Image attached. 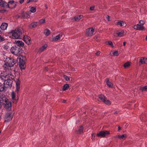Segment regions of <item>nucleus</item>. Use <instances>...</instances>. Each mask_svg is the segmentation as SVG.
Masks as SVG:
<instances>
[{
    "label": "nucleus",
    "mask_w": 147,
    "mask_h": 147,
    "mask_svg": "<svg viewBox=\"0 0 147 147\" xmlns=\"http://www.w3.org/2000/svg\"><path fill=\"white\" fill-rule=\"evenodd\" d=\"M14 76L11 72L5 73L3 75L1 76V79L5 80L3 84L6 87H10L11 86L13 81L12 79L14 78Z\"/></svg>",
    "instance_id": "1"
},
{
    "label": "nucleus",
    "mask_w": 147,
    "mask_h": 147,
    "mask_svg": "<svg viewBox=\"0 0 147 147\" xmlns=\"http://www.w3.org/2000/svg\"><path fill=\"white\" fill-rule=\"evenodd\" d=\"M5 64L3 67L5 70V73L11 72V67H13L16 63V61L13 58L10 57L7 58L5 61Z\"/></svg>",
    "instance_id": "2"
},
{
    "label": "nucleus",
    "mask_w": 147,
    "mask_h": 147,
    "mask_svg": "<svg viewBox=\"0 0 147 147\" xmlns=\"http://www.w3.org/2000/svg\"><path fill=\"white\" fill-rule=\"evenodd\" d=\"M26 57L22 55L19 56L17 58V61H18L20 67L21 69H24L25 67V61Z\"/></svg>",
    "instance_id": "3"
},
{
    "label": "nucleus",
    "mask_w": 147,
    "mask_h": 147,
    "mask_svg": "<svg viewBox=\"0 0 147 147\" xmlns=\"http://www.w3.org/2000/svg\"><path fill=\"white\" fill-rule=\"evenodd\" d=\"M10 34L12 35L13 38L17 39L20 38L22 33L19 30L16 29L11 31Z\"/></svg>",
    "instance_id": "4"
},
{
    "label": "nucleus",
    "mask_w": 147,
    "mask_h": 147,
    "mask_svg": "<svg viewBox=\"0 0 147 147\" xmlns=\"http://www.w3.org/2000/svg\"><path fill=\"white\" fill-rule=\"evenodd\" d=\"M21 49L16 46H13L11 48V51L12 54L15 55H18L20 54Z\"/></svg>",
    "instance_id": "5"
},
{
    "label": "nucleus",
    "mask_w": 147,
    "mask_h": 147,
    "mask_svg": "<svg viewBox=\"0 0 147 147\" xmlns=\"http://www.w3.org/2000/svg\"><path fill=\"white\" fill-rule=\"evenodd\" d=\"M13 115L11 113H6L4 118L5 121L6 122H8L11 120L12 119Z\"/></svg>",
    "instance_id": "6"
},
{
    "label": "nucleus",
    "mask_w": 147,
    "mask_h": 147,
    "mask_svg": "<svg viewBox=\"0 0 147 147\" xmlns=\"http://www.w3.org/2000/svg\"><path fill=\"white\" fill-rule=\"evenodd\" d=\"M3 105H4V107L7 110L9 111L11 110V103L9 100H8Z\"/></svg>",
    "instance_id": "7"
},
{
    "label": "nucleus",
    "mask_w": 147,
    "mask_h": 147,
    "mask_svg": "<svg viewBox=\"0 0 147 147\" xmlns=\"http://www.w3.org/2000/svg\"><path fill=\"white\" fill-rule=\"evenodd\" d=\"M94 29L92 28H89L86 30V35L89 36H92L94 32Z\"/></svg>",
    "instance_id": "8"
},
{
    "label": "nucleus",
    "mask_w": 147,
    "mask_h": 147,
    "mask_svg": "<svg viewBox=\"0 0 147 147\" xmlns=\"http://www.w3.org/2000/svg\"><path fill=\"white\" fill-rule=\"evenodd\" d=\"M8 100L4 95L0 96V103L2 105L5 103Z\"/></svg>",
    "instance_id": "9"
},
{
    "label": "nucleus",
    "mask_w": 147,
    "mask_h": 147,
    "mask_svg": "<svg viewBox=\"0 0 147 147\" xmlns=\"http://www.w3.org/2000/svg\"><path fill=\"white\" fill-rule=\"evenodd\" d=\"M134 28L138 30L144 31L145 30L144 27L142 26L137 24L134 26Z\"/></svg>",
    "instance_id": "10"
},
{
    "label": "nucleus",
    "mask_w": 147,
    "mask_h": 147,
    "mask_svg": "<svg viewBox=\"0 0 147 147\" xmlns=\"http://www.w3.org/2000/svg\"><path fill=\"white\" fill-rule=\"evenodd\" d=\"M11 96L12 100H13V102L16 103L18 100V98L16 97V93L14 91H12L11 93Z\"/></svg>",
    "instance_id": "11"
},
{
    "label": "nucleus",
    "mask_w": 147,
    "mask_h": 147,
    "mask_svg": "<svg viewBox=\"0 0 147 147\" xmlns=\"http://www.w3.org/2000/svg\"><path fill=\"white\" fill-rule=\"evenodd\" d=\"M24 41L28 45H30L31 42H30V37L27 36H25L23 38Z\"/></svg>",
    "instance_id": "12"
},
{
    "label": "nucleus",
    "mask_w": 147,
    "mask_h": 147,
    "mask_svg": "<svg viewBox=\"0 0 147 147\" xmlns=\"http://www.w3.org/2000/svg\"><path fill=\"white\" fill-rule=\"evenodd\" d=\"M63 34L61 33L55 37L53 38L52 41H56L60 39L61 38Z\"/></svg>",
    "instance_id": "13"
},
{
    "label": "nucleus",
    "mask_w": 147,
    "mask_h": 147,
    "mask_svg": "<svg viewBox=\"0 0 147 147\" xmlns=\"http://www.w3.org/2000/svg\"><path fill=\"white\" fill-rule=\"evenodd\" d=\"M15 43L17 46L19 47H22L24 46V43L23 42L19 40H15Z\"/></svg>",
    "instance_id": "14"
},
{
    "label": "nucleus",
    "mask_w": 147,
    "mask_h": 147,
    "mask_svg": "<svg viewBox=\"0 0 147 147\" xmlns=\"http://www.w3.org/2000/svg\"><path fill=\"white\" fill-rule=\"evenodd\" d=\"M124 31L123 30L120 32L115 33L114 35L115 36H116L117 35V36L121 37L124 35Z\"/></svg>",
    "instance_id": "15"
},
{
    "label": "nucleus",
    "mask_w": 147,
    "mask_h": 147,
    "mask_svg": "<svg viewBox=\"0 0 147 147\" xmlns=\"http://www.w3.org/2000/svg\"><path fill=\"white\" fill-rule=\"evenodd\" d=\"M140 64H146L147 63V58L143 57H141L139 62Z\"/></svg>",
    "instance_id": "16"
},
{
    "label": "nucleus",
    "mask_w": 147,
    "mask_h": 147,
    "mask_svg": "<svg viewBox=\"0 0 147 147\" xmlns=\"http://www.w3.org/2000/svg\"><path fill=\"white\" fill-rule=\"evenodd\" d=\"M83 18V16L79 15L75 16L73 19V21H78Z\"/></svg>",
    "instance_id": "17"
},
{
    "label": "nucleus",
    "mask_w": 147,
    "mask_h": 147,
    "mask_svg": "<svg viewBox=\"0 0 147 147\" xmlns=\"http://www.w3.org/2000/svg\"><path fill=\"white\" fill-rule=\"evenodd\" d=\"M8 26V24L7 23H3L1 26V30H5L6 29Z\"/></svg>",
    "instance_id": "18"
},
{
    "label": "nucleus",
    "mask_w": 147,
    "mask_h": 147,
    "mask_svg": "<svg viewBox=\"0 0 147 147\" xmlns=\"http://www.w3.org/2000/svg\"><path fill=\"white\" fill-rule=\"evenodd\" d=\"M117 24L118 25H120L121 26L125 27L126 26V23L123 21H119L117 22Z\"/></svg>",
    "instance_id": "19"
},
{
    "label": "nucleus",
    "mask_w": 147,
    "mask_h": 147,
    "mask_svg": "<svg viewBox=\"0 0 147 147\" xmlns=\"http://www.w3.org/2000/svg\"><path fill=\"white\" fill-rule=\"evenodd\" d=\"M48 45L47 44H45L42 46L39 49L40 52H42L45 51Z\"/></svg>",
    "instance_id": "20"
},
{
    "label": "nucleus",
    "mask_w": 147,
    "mask_h": 147,
    "mask_svg": "<svg viewBox=\"0 0 147 147\" xmlns=\"http://www.w3.org/2000/svg\"><path fill=\"white\" fill-rule=\"evenodd\" d=\"M63 78L65 80L67 81L70 82L72 80V78L71 77H69L65 75L63 76Z\"/></svg>",
    "instance_id": "21"
},
{
    "label": "nucleus",
    "mask_w": 147,
    "mask_h": 147,
    "mask_svg": "<svg viewBox=\"0 0 147 147\" xmlns=\"http://www.w3.org/2000/svg\"><path fill=\"white\" fill-rule=\"evenodd\" d=\"M37 25V22H34L31 24L29 26V27H30L31 26L33 28L36 27Z\"/></svg>",
    "instance_id": "22"
},
{
    "label": "nucleus",
    "mask_w": 147,
    "mask_h": 147,
    "mask_svg": "<svg viewBox=\"0 0 147 147\" xmlns=\"http://www.w3.org/2000/svg\"><path fill=\"white\" fill-rule=\"evenodd\" d=\"M99 98L103 102L105 100V99H106V97L102 94L100 95L99 96Z\"/></svg>",
    "instance_id": "23"
},
{
    "label": "nucleus",
    "mask_w": 147,
    "mask_h": 147,
    "mask_svg": "<svg viewBox=\"0 0 147 147\" xmlns=\"http://www.w3.org/2000/svg\"><path fill=\"white\" fill-rule=\"evenodd\" d=\"M22 16L23 18H28L30 17V16L27 13H23L22 14Z\"/></svg>",
    "instance_id": "24"
},
{
    "label": "nucleus",
    "mask_w": 147,
    "mask_h": 147,
    "mask_svg": "<svg viewBox=\"0 0 147 147\" xmlns=\"http://www.w3.org/2000/svg\"><path fill=\"white\" fill-rule=\"evenodd\" d=\"M50 33V31L48 29H46L44 31V34L47 36H48Z\"/></svg>",
    "instance_id": "25"
},
{
    "label": "nucleus",
    "mask_w": 147,
    "mask_h": 147,
    "mask_svg": "<svg viewBox=\"0 0 147 147\" xmlns=\"http://www.w3.org/2000/svg\"><path fill=\"white\" fill-rule=\"evenodd\" d=\"M107 84L108 87L111 88H113V84L112 83H111L108 79H107Z\"/></svg>",
    "instance_id": "26"
},
{
    "label": "nucleus",
    "mask_w": 147,
    "mask_h": 147,
    "mask_svg": "<svg viewBox=\"0 0 147 147\" xmlns=\"http://www.w3.org/2000/svg\"><path fill=\"white\" fill-rule=\"evenodd\" d=\"M96 136L98 137H104L103 131H100L97 134Z\"/></svg>",
    "instance_id": "27"
},
{
    "label": "nucleus",
    "mask_w": 147,
    "mask_h": 147,
    "mask_svg": "<svg viewBox=\"0 0 147 147\" xmlns=\"http://www.w3.org/2000/svg\"><path fill=\"white\" fill-rule=\"evenodd\" d=\"M131 65V63L128 62L124 64L123 66L124 68H128Z\"/></svg>",
    "instance_id": "28"
},
{
    "label": "nucleus",
    "mask_w": 147,
    "mask_h": 147,
    "mask_svg": "<svg viewBox=\"0 0 147 147\" xmlns=\"http://www.w3.org/2000/svg\"><path fill=\"white\" fill-rule=\"evenodd\" d=\"M30 8V11H31L32 13H34L36 11V7H31Z\"/></svg>",
    "instance_id": "29"
},
{
    "label": "nucleus",
    "mask_w": 147,
    "mask_h": 147,
    "mask_svg": "<svg viewBox=\"0 0 147 147\" xmlns=\"http://www.w3.org/2000/svg\"><path fill=\"white\" fill-rule=\"evenodd\" d=\"M4 84L0 83V92L3 91L4 89Z\"/></svg>",
    "instance_id": "30"
},
{
    "label": "nucleus",
    "mask_w": 147,
    "mask_h": 147,
    "mask_svg": "<svg viewBox=\"0 0 147 147\" xmlns=\"http://www.w3.org/2000/svg\"><path fill=\"white\" fill-rule=\"evenodd\" d=\"M69 88V85L68 84H66L63 85L62 89L63 90H67Z\"/></svg>",
    "instance_id": "31"
},
{
    "label": "nucleus",
    "mask_w": 147,
    "mask_h": 147,
    "mask_svg": "<svg viewBox=\"0 0 147 147\" xmlns=\"http://www.w3.org/2000/svg\"><path fill=\"white\" fill-rule=\"evenodd\" d=\"M103 102L108 106L110 105L111 104V102L110 101L108 100L107 99V98L105 99V100Z\"/></svg>",
    "instance_id": "32"
},
{
    "label": "nucleus",
    "mask_w": 147,
    "mask_h": 147,
    "mask_svg": "<svg viewBox=\"0 0 147 147\" xmlns=\"http://www.w3.org/2000/svg\"><path fill=\"white\" fill-rule=\"evenodd\" d=\"M140 89L142 91H147V86L141 87Z\"/></svg>",
    "instance_id": "33"
},
{
    "label": "nucleus",
    "mask_w": 147,
    "mask_h": 147,
    "mask_svg": "<svg viewBox=\"0 0 147 147\" xmlns=\"http://www.w3.org/2000/svg\"><path fill=\"white\" fill-rule=\"evenodd\" d=\"M103 133L104 137H105L110 134V131H103Z\"/></svg>",
    "instance_id": "34"
},
{
    "label": "nucleus",
    "mask_w": 147,
    "mask_h": 147,
    "mask_svg": "<svg viewBox=\"0 0 147 147\" xmlns=\"http://www.w3.org/2000/svg\"><path fill=\"white\" fill-rule=\"evenodd\" d=\"M113 55L114 56H117L119 55V53L117 51H115L113 53Z\"/></svg>",
    "instance_id": "35"
},
{
    "label": "nucleus",
    "mask_w": 147,
    "mask_h": 147,
    "mask_svg": "<svg viewBox=\"0 0 147 147\" xmlns=\"http://www.w3.org/2000/svg\"><path fill=\"white\" fill-rule=\"evenodd\" d=\"M45 19H42L39 20V23L40 24L45 23Z\"/></svg>",
    "instance_id": "36"
},
{
    "label": "nucleus",
    "mask_w": 147,
    "mask_h": 147,
    "mask_svg": "<svg viewBox=\"0 0 147 147\" xmlns=\"http://www.w3.org/2000/svg\"><path fill=\"white\" fill-rule=\"evenodd\" d=\"M83 129V126H81L78 129V131L80 133H81L82 132Z\"/></svg>",
    "instance_id": "37"
},
{
    "label": "nucleus",
    "mask_w": 147,
    "mask_h": 147,
    "mask_svg": "<svg viewBox=\"0 0 147 147\" xmlns=\"http://www.w3.org/2000/svg\"><path fill=\"white\" fill-rule=\"evenodd\" d=\"M20 88V86H16V91L17 93H18Z\"/></svg>",
    "instance_id": "38"
},
{
    "label": "nucleus",
    "mask_w": 147,
    "mask_h": 147,
    "mask_svg": "<svg viewBox=\"0 0 147 147\" xmlns=\"http://www.w3.org/2000/svg\"><path fill=\"white\" fill-rule=\"evenodd\" d=\"M127 136L126 135L123 134L121 135H120V139H123L124 138H126Z\"/></svg>",
    "instance_id": "39"
},
{
    "label": "nucleus",
    "mask_w": 147,
    "mask_h": 147,
    "mask_svg": "<svg viewBox=\"0 0 147 147\" xmlns=\"http://www.w3.org/2000/svg\"><path fill=\"white\" fill-rule=\"evenodd\" d=\"M140 25L143 26L145 24V22L143 20H141L139 22Z\"/></svg>",
    "instance_id": "40"
},
{
    "label": "nucleus",
    "mask_w": 147,
    "mask_h": 147,
    "mask_svg": "<svg viewBox=\"0 0 147 147\" xmlns=\"http://www.w3.org/2000/svg\"><path fill=\"white\" fill-rule=\"evenodd\" d=\"M38 1V0H28L27 1V3H29L30 2H36Z\"/></svg>",
    "instance_id": "41"
},
{
    "label": "nucleus",
    "mask_w": 147,
    "mask_h": 147,
    "mask_svg": "<svg viewBox=\"0 0 147 147\" xmlns=\"http://www.w3.org/2000/svg\"><path fill=\"white\" fill-rule=\"evenodd\" d=\"M108 44L110 45H111L112 47H113V44L112 42L111 41H109L108 42Z\"/></svg>",
    "instance_id": "42"
},
{
    "label": "nucleus",
    "mask_w": 147,
    "mask_h": 147,
    "mask_svg": "<svg viewBox=\"0 0 147 147\" xmlns=\"http://www.w3.org/2000/svg\"><path fill=\"white\" fill-rule=\"evenodd\" d=\"M16 86H20V82L19 80H18L16 83Z\"/></svg>",
    "instance_id": "43"
},
{
    "label": "nucleus",
    "mask_w": 147,
    "mask_h": 147,
    "mask_svg": "<svg viewBox=\"0 0 147 147\" xmlns=\"http://www.w3.org/2000/svg\"><path fill=\"white\" fill-rule=\"evenodd\" d=\"M120 135H117L113 137V138H118L120 139Z\"/></svg>",
    "instance_id": "44"
},
{
    "label": "nucleus",
    "mask_w": 147,
    "mask_h": 147,
    "mask_svg": "<svg viewBox=\"0 0 147 147\" xmlns=\"http://www.w3.org/2000/svg\"><path fill=\"white\" fill-rule=\"evenodd\" d=\"M4 40L3 38L0 36V41H3Z\"/></svg>",
    "instance_id": "45"
},
{
    "label": "nucleus",
    "mask_w": 147,
    "mask_h": 147,
    "mask_svg": "<svg viewBox=\"0 0 147 147\" xmlns=\"http://www.w3.org/2000/svg\"><path fill=\"white\" fill-rule=\"evenodd\" d=\"M110 17H109V16H107L106 19L108 21H110Z\"/></svg>",
    "instance_id": "46"
},
{
    "label": "nucleus",
    "mask_w": 147,
    "mask_h": 147,
    "mask_svg": "<svg viewBox=\"0 0 147 147\" xmlns=\"http://www.w3.org/2000/svg\"><path fill=\"white\" fill-rule=\"evenodd\" d=\"M100 54V51H98L95 54L96 56H99Z\"/></svg>",
    "instance_id": "47"
},
{
    "label": "nucleus",
    "mask_w": 147,
    "mask_h": 147,
    "mask_svg": "<svg viewBox=\"0 0 147 147\" xmlns=\"http://www.w3.org/2000/svg\"><path fill=\"white\" fill-rule=\"evenodd\" d=\"M94 6H91L90 7V9L91 10H93L94 9Z\"/></svg>",
    "instance_id": "48"
},
{
    "label": "nucleus",
    "mask_w": 147,
    "mask_h": 147,
    "mask_svg": "<svg viewBox=\"0 0 147 147\" xmlns=\"http://www.w3.org/2000/svg\"><path fill=\"white\" fill-rule=\"evenodd\" d=\"M119 111H115V112H114V114H118L119 113Z\"/></svg>",
    "instance_id": "49"
},
{
    "label": "nucleus",
    "mask_w": 147,
    "mask_h": 147,
    "mask_svg": "<svg viewBox=\"0 0 147 147\" xmlns=\"http://www.w3.org/2000/svg\"><path fill=\"white\" fill-rule=\"evenodd\" d=\"M98 38H100V36H97L96 37V41H98Z\"/></svg>",
    "instance_id": "50"
},
{
    "label": "nucleus",
    "mask_w": 147,
    "mask_h": 147,
    "mask_svg": "<svg viewBox=\"0 0 147 147\" xmlns=\"http://www.w3.org/2000/svg\"><path fill=\"white\" fill-rule=\"evenodd\" d=\"M24 0H20L19 2L21 4L24 2Z\"/></svg>",
    "instance_id": "51"
},
{
    "label": "nucleus",
    "mask_w": 147,
    "mask_h": 147,
    "mask_svg": "<svg viewBox=\"0 0 147 147\" xmlns=\"http://www.w3.org/2000/svg\"><path fill=\"white\" fill-rule=\"evenodd\" d=\"M121 129V127L119 126H118V131H119Z\"/></svg>",
    "instance_id": "52"
},
{
    "label": "nucleus",
    "mask_w": 147,
    "mask_h": 147,
    "mask_svg": "<svg viewBox=\"0 0 147 147\" xmlns=\"http://www.w3.org/2000/svg\"><path fill=\"white\" fill-rule=\"evenodd\" d=\"M93 136H94V133L92 134V139H94Z\"/></svg>",
    "instance_id": "53"
},
{
    "label": "nucleus",
    "mask_w": 147,
    "mask_h": 147,
    "mask_svg": "<svg viewBox=\"0 0 147 147\" xmlns=\"http://www.w3.org/2000/svg\"><path fill=\"white\" fill-rule=\"evenodd\" d=\"M126 44V42H123V45L124 46H125V45Z\"/></svg>",
    "instance_id": "54"
},
{
    "label": "nucleus",
    "mask_w": 147,
    "mask_h": 147,
    "mask_svg": "<svg viewBox=\"0 0 147 147\" xmlns=\"http://www.w3.org/2000/svg\"><path fill=\"white\" fill-rule=\"evenodd\" d=\"M66 101L65 100H63V103H65L66 102Z\"/></svg>",
    "instance_id": "55"
},
{
    "label": "nucleus",
    "mask_w": 147,
    "mask_h": 147,
    "mask_svg": "<svg viewBox=\"0 0 147 147\" xmlns=\"http://www.w3.org/2000/svg\"><path fill=\"white\" fill-rule=\"evenodd\" d=\"M14 3V1H12V2H9V4H10V3L12 4V3Z\"/></svg>",
    "instance_id": "56"
},
{
    "label": "nucleus",
    "mask_w": 147,
    "mask_h": 147,
    "mask_svg": "<svg viewBox=\"0 0 147 147\" xmlns=\"http://www.w3.org/2000/svg\"><path fill=\"white\" fill-rule=\"evenodd\" d=\"M127 124H126L125 125V127H127Z\"/></svg>",
    "instance_id": "57"
},
{
    "label": "nucleus",
    "mask_w": 147,
    "mask_h": 147,
    "mask_svg": "<svg viewBox=\"0 0 147 147\" xmlns=\"http://www.w3.org/2000/svg\"><path fill=\"white\" fill-rule=\"evenodd\" d=\"M146 40L147 41V36H146Z\"/></svg>",
    "instance_id": "58"
},
{
    "label": "nucleus",
    "mask_w": 147,
    "mask_h": 147,
    "mask_svg": "<svg viewBox=\"0 0 147 147\" xmlns=\"http://www.w3.org/2000/svg\"><path fill=\"white\" fill-rule=\"evenodd\" d=\"M1 27H0V32H1Z\"/></svg>",
    "instance_id": "59"
},
{
    "label": "nucleus",
    "mask_w": 147,
    "mask_h": 147,
    "mask_svg": "<svg viewBox=\"0 0 147 147\" xmlns=\"http://www.w3.org/2000/svg\"><path fill=\"white\" fill-rule=\"evenodd\" d=\"M3 1V0H0V3L2 2V1Z\"/></svg>",
    "instance_id": "60"
},
{
    "label": "nucleus",
    "mask_w": 147,
    "mask_h": 147,
    "mask_svg": "<svg viewBox=\"0 0 147 147\" xmlns=\"http://www.w3.org/2000/svg\"><path fill=\"white\" fill-rule=\"evenodd\" d=\"M45 7H46V8H47V6L46 5H45Z\"/></svg>",
    "instance_id": "61"
},
{
    "label": "nucleus",
    "mask_w": 147,
    "mask_h": 147,
    "mask_svg": "<svg viewBox=\"0 0 147 147\" xmlns=\"http://www.w3.org/2000/svg\"><path fill=\"white\" fill-rule=\"evenodd\" d=\"M1 131H0V133H1Z\"/></svg>",
    "instance_id": "62"
}]
</instances>
